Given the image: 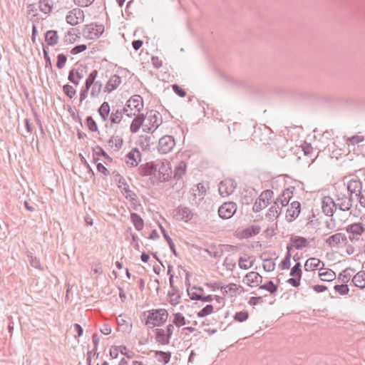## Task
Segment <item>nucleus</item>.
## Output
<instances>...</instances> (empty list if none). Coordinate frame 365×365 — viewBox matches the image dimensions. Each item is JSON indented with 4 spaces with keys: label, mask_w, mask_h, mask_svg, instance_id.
Instances as JSON below:
<instances>
[{
    "label": "nucleus",
    "mask_w": 365,
    "mask_h": 365,
    "mask_svg": "<svg viewBox=\"0 0 365 365\" xmlns=\"http://www.w3.org/2000/svg\"><path fill=\"white\" fill-rule=\"evenodd\" d=\"M147 313L148 316L145 324L151 328L161 327L166 322L168 317V313L165 309H152L144 312L142 315L145 316Z\"/></svg>",
    "instance_id": "nucleus-1"
},
{
    "label": "nucleus",
    "mask_w": 365,
    "mask_h": 365,
    "mask_svg": "<svg viewBox=\"0 0 365 365\" xmlns=\"http://www.w3.org/2000/svg\"><path fill=\"white\" fill-rule=\"evenodd\" d=\"M156 172L154 183L164 182L171 178L172 168L169 161H162L155 164Z\"/></svg>",
    "instance_id": "nucleus-2"
},
{
    "label": "nucleus",
    "mask_w": 365,
    "mask_h": 365,
    "mask_svg": "<svg viewBox=\"0 0 365 365\" xmlns=\"http://www.w3.org/2000/svg\"><path fill=\"white\" fill-rule=\"evenodd\" d=\"M162 116L156 110H150L146 114V123L143 125V130L153 133L162 123Z\"/></svg>",
    "instance_id": "nucleus-3"
},
{
    "label": "nucleus",
    "mask_w": 365,
    "mask_h": 365,
    "mask_svg": "<svg viewBox=\"0 0 365 365\" xmlns=\"http://www.w3.org/2000/svg\"><path fill=\"white\" fill-rule=\"evenodd\" d=\"M113 174L114 180L118 182V186L124 197L131 202L136 201L137 196L134 192L129 189V185H128L125 179L117 172H113Z\"/></svg>",
    "instance_id": "nucleus-4"
},
{
    "label": "nucleus",
    "mask_w": 365,
    "mask_h": 365,
    "mask_svg": "<svg viewBox=\"0 0 365 365\" xmlns=\"http://www.w3.org/2000/svg\"><path fill=\"white\" fill-rule=\"evenodd\" d=\"M104 32V26L103 24H91L85 25L82 30V34L87 39L98 38Z\"/></svg>",
    "instance_id": "nucleus-5"
},
{
    "label": "nucleus",
    "mask_w": 365,
    "mask_h": 365,
    "mask_svg": "<svg viewBox=\"0 0 365 365\" xmlns=\"http://www.w3.org/2000/svg\"><path fill=\"white\" fill-rule=\"evenodd\" d=\"M207 192V187L203 183H198L194 185L190 190V203L192 205L198 206L200 202L204 199Z\"/></svg>",
    "instance_id": "nucleus-6"
},
{
    "label": "nucleus",
    "mask_w": 365,
    "mask_h": 365,
    "mask_svg": "<svg viewBox=\"0 0 365 365\" xmlns=\"http://www.w3.org/2000/svg\"><path fill=\"white\" fill-rule=\"evenodd\" d=\"M222 247H225L227 252L237 248L236 246L230 245H220L219 246L212 245L207 248L204 249V252L215 259H220L223 255L224 250Z\"/></svg>",
    "instance_id": "nucleus-7"
},
{
    "label": "nucleus",
    "mask_w": 365,
    "mask_h": 365,
    "mask_svg": "<svg viewBox=\"0 0 365 365\" xmlns=\"http://www.w3.org/2000/svg\"><path fill=\"white\" fill-rule=\"evenodd\" d=\"M237 204L234 202H226L218 209L219 217L223 220L231 218L237 211Z\"/></svg>",
    "instance_id": "nucleus-8"
},
{
    "label": "nucleus",
    "mask_w": 365,
    "mask_h": 365,
    "mask_svg": "<svg viewBox=\"0 0 365 365\" xmlns=\"http://www.w3.org/2000/svg\"><path fill=\"white\" fill-rule=\"evenodd\" d=\"M237 187V182L230 178L222 180L219 184V193L222 197H227L232 194Z\"/></svg>",
    "instance_id": "nucleus-9"
},
{
    "label": "nucleus",
    "mask_w": 365,
    "mask_h": 365,
    "mask_svg": "<svg viewBox=\"0 0 365 365\" xmlns=\"http://www.w3.org/2000/svg\"><path fill=\"white\" fill-rule=\"evenodd\" d=\"M175 145V139L171 135H164L160 138L158 149L160 153L167 154Z\"/></svg>",
    "instance_id": "nucleus-10"
},
{
    "label": "nucleus",
    "mask_w": 365,
    "mask_h": 365,
    "mask_svg": "<svg viewBox=\"0 0 365 365\" xmlns=\"http://www.w3.org/2000/svg\"><path fill=\"white\" fill-rule=\"evenodd\" d=\"M308 246L309 242L307 238L298 235H292L289 239V243L287 245V250L291 252L293 248L303 250Z\"/></svg>",
    "instance_id": "nucleus-11"
},
{
    "label": "nucleus",
    "mask_w": 365,
    "mask_h": 365,
    "mask_svg": "<svg viewBox=\"0 0 365 365\" xmlns=\"http://www.w3.org/2000/svg\"><path fill=\"white\" fill-rule=\"evenodd\" d=\"M84 19V13L80 9H73L68 12L66 17V22L72 26H76Z\"/></svg>",
    "instance_id": "nucleus-12"
},
{
    "label": "nucleus",
    "mask_w": 365,
    "mask_h": 365,
    "mask_svg": "<svg viewBox=\"0 0 365 365\" xmlns=\"http://www.w3.org/2000/svg\"><path fill=\"white\" fill-rule=\"evenodd\" d=\"M261 227L258 225H252L242 230L237 232V236L240 239H247L259 233Z\"/></svg>",
    "instance_id": "nucleus-13"
},
{
    "label": "nucleus",
    "mask_w": 365,
    "mask_h": 365,
    "mask_svg": "<svg viewBox=\"0 0 365 365\" xmlns=\"http://www.w3.org/2000/svg\"><path fill=\"white\" fill-rule=\"evenodd\" d=\"M156 172L155 164L153 162L142 164L138 168V173L142 177L150 176V180L154 182L155 174Z\"/></svg>",
    "instance_id": "nucleus-14"
},
{
    "label": "nucleus",
    "mask_w": 365,
    "mask_h": 365,
    "mask_svg": "<svg viewBox=\"0 0 365 365\" xmlns=\"http://www.w3.org/2000/svg\"><path fill=\"white\" fill-rule=\"evenodd\" d=\"M325 242L331 247H339L341 244L346 245L348 240L344 234L338 232L330 236Z\"/></svg>",
    "instance_id": "nucleus-15"
},
{
    "label": "nucleus",
    "mask_w": 365,
    "mask_h": 365,
    "mask_svg": "<svg viewBox=\"0 0 365 365\" xmlns=\"http://www.w3.org/2000/svg\"><path fill=\"white\" fill-rule=\"evenodd\" d=\"M175 217L184 222L191 220L194 216V213L187 207L179 206L175 210Z\"/></svg>",
    "instance_id": "nucleus-16"
},
{
    "label": "nucleus",
    "mask_w": 365,
    "mask_h": 365,
    "mask_svg": "<svg viewBox=\"0 0 365 365\" xmlns=\"http://www.w3.org/2000/svg\"><path fill=\"white\" fill-rule=\"evenodd\" d=\"M322 212L325 215L331 217L336 210L335 201L329 196H325L322 201Z\"/></svg>",
    "instance_id": "nucleus-17"
},
{
    "label": "nucleus",
    "mask_w": 365,
    "mask_h": 365,
    "mask_svg": "<svg viewBox=\"0 0 365 365\" xmlns=\"http://www.w3.org/2000/svg\"><path fill=\"white\" fill-rule=\"evenodd\" d=\"M354 200L353 196L347 197L345 195L338 197L335 202L336 209L339 208L341 211H349L352 207Z\"/></svg>",
    "instance_id": "nucleus-18"
},
{
    "label": "nucleus",
    "mask_w": 365,
    "mask_h": 365,
    "mask_svg": "<svg viewBox=\"0 0 365 365\" xmlns=\"http://www.w3.org/2000/svg\"><path fill=\"white\" fill-rule=\"evenodd\" d=\"M98 76V71L93 70L90 73L88 78L86 80L85 86L81 90L80 93V101L82 102L83 100H85L87 98L88 92L90 89V88L92 86V83H93V80H96V77Z\"/></svg>",
    "instance_id": "nucleus-19"
},
{
    "label": "nucleus",
    "mask_w": 365,
    "mask_h": 365,
    "mask_svg": "<svg viewBox=\"0 0 365 365\" xmlns=\"http://www.w3.org/2000/svg\"><path fill=\"white\" fill-rule=\"evenodd\" d=\"M301 211V204L298 201H294L290 204L286 213V219L288 222L294 221L299 215Z\"/></svg>",
    "instance_id": "nucleus-20"
},
{
    "label": "nucleus",
    "mask_w": 365,
    "mask_h": 365,
    "mask_svg": "<svg viewBox=\"0 0 365 365\" xmlns=\"http://www.w3.org/2000/svg\"><path fill=\"white\" fill-rule=\"evenodd\" d=\"M126 164L131 167H136L139 162L141 161V153L140 150L135 148H133L127 155H126Z\"/></svg>",
    "instance_id": "nucleus-21"
},
{
    "label": "nucleus",
    "mask_w": 365,
    "mask_h": 365,
    "mask_svg": "<svg viewBox=\"0 0 365 365\" xmlns=\"http://www.w3.org/2000/svg\"><path fill=\"white\" fill-rule=\"evenodd\" d=\"M125 106L130 109L135 110V113H139L143 108V98L139 95H135L132 96L125 104Z\"/></svg>",
    "instance_id": "nucleus-22"
},
{
    "label": "nucleus",
    "mask_w": 365,
    "mask_h": 365,
    "mask_svg": "<svg viewBox=\"0 0 365 365\" xmlns=\"http://www.w3.org/2000/svg\"><path fill=\"white\" fill-rule=\"evenodd\" d=\"M347 190L350 196L355 194L358 197L359 194L364 190H362V182L359 179H351L347 183Z\"/></svg>",
    "instance_id": "nucleus-23"
},
{
    "label": "nucleus",
    "mask_w": 365,
    "mask_h": 365,
    "mask_svg": "<svg viewBox=\"0 0 365 365\" xmlns=\"http://www.w3.org/2000/svg\"><path fill=\"white\" fill-rule=\"evenodd\" d=\"M293 189L294 187H288L284 190L274 201L275 204H278L279 205H281V207H285L288 205L289 200L293 195Z\"/></svg>",
    "instance_id": "nucleus-24"
},
{
    "label": "nucleus",
    "mask_w": 365,
    "mask_h": 365,
    "mask_svg": "<svg viewBox=\"0 0 365 365\" xmlns=\"http://www.w3.org/2000/svg\"><path fill=\"white\" fill-rule=\"evenodd\" d=\"M348 233L352 234L353 237L349 236V240L353 241L354 236H360L365 232L364 226L361 222L353 223L346 227Z\"/></svg>",
    "instance_id": "nucleus-25"
},
{
    "label": "nucleus",
    "mask_w": 365,
    "mask_h": 365,
    "mask_svg": "<svg viewBox=\"0 0 365 365\" xmlns=\"http://www.w3.org/2000/svg\"><path fill=\"white\" fill-rule=\"evenodd\" d=\"M245 279L247 281V284L251 287H257L262 282V277L256 272H250L247 273Z\"/></svg>",
    "instance_id": "nucleus-26"
},
{
    "label": "nucleus",
    "mask_w": 365,
    "mask_h": 365,
    "mask_svg": "<svg viewBox=\"0 0 365 365\" xmlns=\"http://www.w3.org/2000/svg\"><path fill=\"white\" fill-rule=\"evenodd\" d=\"M120 83V77L118 75L115 74L112 76L107 82L104 91L107 93H110L113 91L115 90Z\"/></svg>",
    "instance_id": "nucleus-27"
},
{
    "label": "nucleus",
    "mask_w": 365,
    "mask_h": 365,
    "mask_svg": "<svg viewBox=\"0 0 365 365\" xmlns=\"http://www.w3.org/2000/svg\"><path fill=\"white\" fill-rule=\"evenodd\" d=\"M354 285L359 289L365 288V271L361 270L357 272L351 279Z\"/></svg>",
    "instance_id": "nucleus-28"
},
{
    "label": "nucleus",
    "mask_w": 365,
    "mask_h": 365,
    "mask_svg": "<svg viewBox=\"0 0 365 365\" xmlns=\"http://www.w3.org/2000/svg\"><path fill=\"white\" fill-rule=\"evenodd\" d=\"M145 117L143 114H138L132 121L130 130L132 133H137L140 128L144 125Z\"/></svg>",
    "instance_id": "nucleus-29"
},
{
    "label": "nucleus",
    "mask_w": 365,
    "mask_h": 365,
    "mask_svg": "<svg viewBox=\"0 0 365 365\" xmlns=\"http://www.w3.org/2000/svg\"><path fill=\"white\" fill-rule=\"evenodd\" d=\"M155 340L161 345H167L170 344V338L166 334L163 329H155Z\"/></svg>",
    "instance_id": "nucleus-30"
},
{
    "label": "nucleus",
    "mask_w": 365,
    "mask_h": 365,
    "mask_svg": "<svg viewBox=\"0 0 365 365\" xmlns=\"http://www.w3.org/2000/svg\"><path fill=\"white\" fill-rule=\"evenodd\" d=\"M45 41L48 46H53L58 42V35L56 31L49 30L45 34Z\"/></svg>",
    "instance_id": "nucleus-31"
},
{
    "label": "nucleus",
    "mask_w": 365,
    "mask_h": 365,
    "mask_svg": "<svg viewBox=\"0 0 365 365\" xmlns=\"http://www.w3.org/2000/svg\"><path fill=\"white\" fill-rule=\"evenodd\" d=\"M187 165L185 162L180 161L175 168L174 170V179L180 180L182 179L186 173Z\"/></svg>",
    "instance_id": "nucleus-32"
},
{
    "label": "nucleus",
    "mask_w": 365,
    "mask_h": 365,
    "mask_svg": "<svg viewBox=\"0 0 365 365\" xmlns=\"http://www.w3.org/2000/svg\"><path fill=\"white\" fill-rule=\"evenodd\" d=\"M319 270V276L322 281L331 282L336 278V273L330 269H325L321 267Z\"/></svg>",
    "instance_id": "nucleus-33"
},
{
    "label": "nucleus",
    "mask_w": 365,
    "mask_h": 365,
    "mask_svg": "<svg viewBox=\"0 0 365 365\" xmlns=\"http://www.w3.org/2000/svg\"><path fill=\"white\" fill-rule=\"evenodd\" d=\"M320 264H322V266L324 265V262L320 261L319 259L311 257L306 261L304 266V270L309 272L314 270V269H317Z\"/></svg>",
    "instance_id": "nucleus-34"
},
{
    "label": "nucleus",
    "mask_w": 365,
    "mask_h": 365,
    "mask_svg": "<svg viewBox=\"0 0 365 365\" xmlns=\"http://www.w3.org/2000/svg\"><path fill=\"white\" fill-rule=\"evenodd\" d=\"M155 357L158 362L167 364L170 360L171 353L169 351H155Z\"/></svg>",
    "instance_id": "nucleus-35"
},
{
    "label": "nucleus",
    "mask_w": 365,
    "mask_h": 365,
    "mask_svg": "<svg viewBox=\"0 0 365 365\" xmlns=\"http://www.w3.org/2000/svg\"><path fill=\"white\" fill-rule=\"evenodd\" d=\"M130 220L134 225L135 228L140 231L143 229L144 222L142 217L137 213L132 212L130 214Z\"/></svg>",
    "instance_id": "nucleus-36"
},
{
    "label": "nucleus",
    "mask_w": 365,
    "mask_h": 365,
    "mask_svg": "<svg viewBox=\"0 0 365 365\" xmlns=\"http://www.w3.org/2000/svg\"><path fill=\"white\" fill-rule=\"evenodd\" d=\"M108 144L110 147L115 148L114 150L115 151L119 150L123 144V138L118 135L113 136L110 138V139L108 140Z\"/></svg>",
    "instance_id": "nucleus-37"
},
{
    "label": "nucleus",
    "mask_w": 365,
    "mask_h": 365,
    "mask_svg": "<svg viewBox=\"0 0 365 365\" xmlns=\"http://www.w3.org/2000/svg\"><path fill=\"white\" fill-rule=\"evenodd\" d=\"M110 110V108L108 102H103L98 108V113L103 121L108 119Z\"/></svg>",
    "instance_id": "nucleus-38"
},
{
    "label": "nucleus",
    "mask_w": 365,
    "mask_h": 365,
    "mask_svg": "<svg viewBox=\"0 0 365 365\" xmlns=\"http://www.w3.org/2000/svg\"><path fill=\"white\" fill-rule=\"evenodd\" d=\"M53 8L52 0H40L39 1V9L44 14H48L51 11Z\"/></svg>",
    "instance_id": "nucleus-39"
},
{
    "label": "nucleus",
    "mask_w": 365,
    "mask_h": 365,
    "mask_svg": "<svg viewBox=\"0 0 365 365\" xmlns=\"http://www.w3.org/2000/svg\"><path fill=\"white\" fill-rule=\"evenodd\" d=\"M281 209L282 208L279 207V205L278 204H275L274 202V205L269 207L266 216L270 220L277 218L281 212Z\"/></svg>",
    "instance_id": "nucleus-40"
},
{
    "label": "nucleus",
    "mask_w": 365,
    "mask_h": 365,
    "mask_svg": "<svg viewBox=\"0 0 365 365\" xmlns=\"http://www.w3.org/2000/svg\"><path fill=\"white\" fill-rule=\"evenodd\" d=\"M349 271L354 272V269L351 267H348L339 274L338 279L343 284H346V283H348L351 279V274L349 272Z\"/></svg>",
    "instance_id": "nucleus-41"
},
{
    "label": "nucleus",
    "mask_w": 365,
    "mask_h": 365,
    "mask_svg": "<svg viewBox=\"0 0 365 365\" xmlns=\"http://www.w3.org/2000/svg\"><path fill=\"white\" fill-rule=\"evenodd\" d=\"M83 75L74 69H71L68 73V79L75 85H78L79 81L83 78Z\"/></svg>",
    "instance_id": "nucleus-42"
},
{
    "label": "nucleus",
    "mask_w": 365,
    "mask_h": 365,
    "mask_svg": "<svg viewBox=\"0 0 365 365\" xmlns=\"http://www.w3.org/2000/svg\"><path fill=\"white\" fill-rule=\"evenodd\" d=\"M259 289L266 290L271 294H274L277 292L278 287L277 285L274 284L272 281L269 280L265 284L260 285Z\"/></svg>",
    "instance_id": "nucleus-43"
},
{
    "label": "nucleus",
    "mask_w": 365,
    "mask_h": 365,
    "mask_svg": "<svg viewBox=\"0 0 365 365\" xmlns=\"http://www.w3.org/2000/svg\"><path fill=\"white\" fill-rule=\"evenodd\" d=\"M174 319L173 320V324L178 327H180L186 324V319L182 314L180 312H177L173 314Z\"/></svg>",
    "instance_id": "nucleus-44"
},
{
    "label": "nucleus",
    "mask_w": 365,
    "mask_h": 365,
    "mask_svg": "<svg viewBox=\"0 0 365 365\" xmlns=\"http://www.w3.org/2000/svg\"><path fill=\"white\" fill-rule=\"evenodd\" d=\"M92 88L91 91V96L92 98H96L99 96L102 88V83L100 81H96L93 80V83H92Z\"/></svg>",
    "instance_id": "nucleus-45"
},
{
    "label": "nucleus",
    "mask_w": 365,
    "mask_h": 365,
    "mask_svg": "<svg viewBox=\"0 0 365 365\" xmlns=\"http://www.w3.org/2000/svg\"><path fill=\"white\" fill-rule=\"evenodd\" d=\"M160 230H161L162 234H163L165 240L167 241V242H168V245L170 247V249L171 250V251L173 252V253L175 256H178V254H177V252H176V250H175V245H174V243L173 242V240L168 235V233L166 232L165 230L162 226H160Z\"/></svg>",
    "instance_id": "nucleus-46"
},
{
    "label": "nucleus",
    "mask_w": 365,
    "mask_h": 365,
    "mask_svg": "<svg viewBox=\"0 0 365 365\" xmlns=\"http://www.w3.org/2000/svg\"><path fill=\"white\" fill-rule=\"evenodd\" d=\"M123 118V112L120 109L113 110L111 113L110 120L112 123H120Z\"/></svg>",
    "instance_id": "nucleus-47"
},
{
    "label": "nucleus",
    "mask_w": 365,
    "mask_h": 365,
    "mask_svg": "<svg viewBox=\"0 0 365 365\" xmlns=\"http://www.w3.org/2000/svg\"><path fill=\"white\" fill-rule=\"evenodd\" d=\"M274 196V192L271 190H266L262 192L260 195L258 197L261 201H265L267 204H269L272 198Z\"/></svg>",
    "instance_id": "nucleus-48"
},
{
    "label": "nucleus",
    "mask_w": 365,
    "mask_h": 365,
    "mask_svg": "<svg viewBox=\"0 0 365 365\" xmlns=\"http://www.w3.org/2000/svg\"><path fill=\"white\" fill-rule=\"evenodd\" d=\"M260 200L261 199L259 197L256 199L252 207V210L254 212H259L269 205V204H267L264 200L261 201Z\"/></svg>",
    "instance_id": "nucleus-49"
},
{
    "label": "nucleus",
    "mask_w": 365,
    "mask_h": 365,
    "mask_svg": "<svg viewBox=\"0 0 365 365\" xmlns=\"http://www.w3.org/2000/svg\"><path fill=\"white\" fill-rule=\"evenodd\" d=\"M27 257L31 267L36 269H42L40 260L36 257L34 256L31 252H29L27 255Z\"/></svg>",
    "instance_id": "nucleus-50"
},
{
    "label": "nucleus",
    "mask_w": 365,
    "mask_h": 365,
    "mask_svg": "<svg viewBox=\"0 0 365 365\" xmlns=\"http://www.w3.org/2000/svg\"><path fill=\"white\" fill-rule=\"evenodd\" d=\"M214 307L212 304H207L197 313L198 318H203L213 312Z\"/></svg>",
    "instance_id": "nucleus-51"
},
{
    "label": "nucleus",
    "mask_w": 365,
    "mask_h": 365,
    "mask_svg": "<svg viewBox=\"0 0 365 365\" xmlns=\"http://www.w3.org/2000/svg\"><path fill=\"white\" fill-rule=\"evenodd\" d=\"M239 289H242V287L241 286H237L236 284L230 283L228 285L224 286L222 293L223 294L228 293H235Z\"/></svg>",
    "instance_id": "nucleus-52"
},
{
    "label": "nucleus",
    "mask_w": 365,
    "mask_h": 365,
    "mask_svg": "<svg viewBox=\"0 0 365 365\" xmlns=\"http://www.w3.org/2000/svg\"><path fill=\"white\" fill-rule=\"evenodd\" d=\"M249 318V313L247 311L237 312L234 315V319L239 322H243Z\"/></svg>",
    "instance_id": "nucleus-53"
},
{
    "label": "nucleus",
    "mask_w": 365,
    "mask_h": 365,
    "mask_svg": "<svg viewBox=\"0 0 365 365\" xmlns=\"http://www.w3.org/2000/svg\"><path fill=\"white\" fill-rule=\"evenodd\" d=\"M334 290L338 292L340 295H346L348 294L349 292V288L347 284H336L334 287Z\"/></svg>",
    "instance_id": "nucleus-54"
},
{
    "label": "nucleus",
    "mask_w": 365,
    "mask_h": 365,
    "mask_svg": "<svg viewBox=\"0 0 365 365\" xmlns=\"http://www.w3.org/2000/svg\"><path fill=\"white\" fill-rule=\"evenodd\" d=\"M64 93L69 98H72L76 93V89L71 85L66 84L63 86Z\"/></svg>",
    "instance_id": "nucleus-55"
},
{
    "label": "nucleus",
    "mask_w": 365,
    "mask_h": 365,
    "mask_svg": "<svg viewBox=\"0 0 365 365\" xmlns=\"http://www.w3.org/2000/svg\"><path fill=\"white\" fill-rule=\"evenodd\" d=\"M252 200L253 199L252 197V192H248L247 190H245L241 196L242 203L244 205H250L252 202Z\"/></svg>",
    "instance_id": "nucleus-56"
},
{
    "label": "nucleus",
    "mask_w": 365,
    "mask_h": 365,
    "mask_svg": "<svg viewBox=\"0 0 365 365\" xmlns=\"http://www.w3.org/2000/svg\"><path fill=\"white\" fill-rule=\"evenodd\" d=\"M290 259H291V252H289L287 250V254H286L284 259L281 262V268L282 269H289V267L291 266Z\"/></svg>",
    "instance_id": "nucleus-57"
},
{
    "label": "nucleus",
    "mask_w": 365,
    "mask_h": 365,
    "mask_svg": "<svg viewBox=\"0 0 365 365\" xmlns=\"http://www.w3.org/2000/svg\"><path fill=\"white\" fill-rule=\"evenodd\" d=\"M301 264L300 262H297L293 267L291 269L290 271V275L291 276H298L299 277H302V271L301 269Z\"/></svg>",
    "instance_id": "nucleus-58"
},
{
    "label": "nucleus",
    "mask_w": 365,
    "mask_h": 365,
    "mask_svg": "<svg viewBox=\"0 0 365 365\" xmlns=\"http://www.w3.org/2000/svg\"><path fill=\"white\" fill-rule=\"evenodd\" d=\"M262 267L264 271L272 272L275 268V263L271 259H264Z\"/></svg>",
    "instance_id": "nucleus-59"
},
{
    "label": "nucleus",
    "mask_w": 365,
    "mask_h": 365,
    "mask_svg": "<svg viewBox=\"0 0 365 365\" xmlns=\"http://www.w3.org/2000/svg\"><path fill=\"white\" fill-rule=\"evenodd\" d=\"M224 265L225 266L227 270L232 271L235 268L236 263L230 256H227L225 259Z\"/></svg>",
    "instance_id": "nucleus-60"
},
{
    "label": "nucleus",
    "mask_w": 365,
    "mask_h": 365,
    "mask_svg": "<svg viewBox=\"0 0 365 365\" xmlns=\"http://www.w3.org/2000/svg\"><path fill=\"white\" fill-rule=\"evenodd\" d=\"M86 123L88 129L91 131L96 132L98 130V125L91 116H88L86 118Z\"/></svg>",
    "instance_id": "nucleus-61"
},
{
    "label": "nucleus",
    "mask_w": 365,
    "mask_h": 365,
    "mask_svg": "<svg viewBox=\"0 0 365 365\" xmlns=\"http://www.w3.org/2000/svg\"><path fill=\"white\" fill-rule=\"evenodd\" d=\"M67 61V57L63 53H59L57 56V62H56V66L58 68L61 69L64 67Z\"/></svg>",
    "instance_id": "nucleus-62"
},
{
    "label": "nucleus",
    "mask_w": 365,
    "mask_h": 365,
    "mask_svg": "<svg viewBox=\"0 0 365 365\" xmlns=\"http://www.w3.org/2000/svg\"><path fill=\"white\" fill-rule=\"evenodd\" d=\"M172 89L175 94L180 97H185L186 96V91L184 88H181L178 84L172 85Z\"/></svg>",
    "instance_id": "nucleus-63"
},
{
    "label": "nucleus",
    "mask_w": 365,
    "mask_h": 365,
    "mask_svg": "<svg viewBox=\"0 0 365 365\" xmlns=\"http://www.w3.org/2000/svg\"><path fill=\"white\" fill-rule=\"evenodd\" d=\"M168 297H170V303L173 306H176L181 298L180 294H175V293L168 292Z\"/></svg>",
    "instance_id": "nucleus-64"
}]
</instances>
